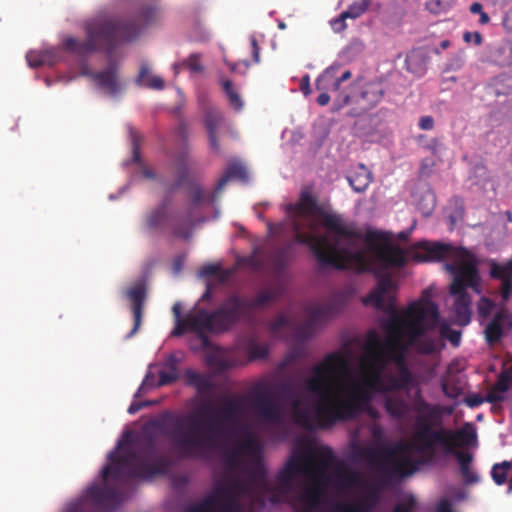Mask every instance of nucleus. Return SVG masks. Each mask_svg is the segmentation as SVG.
<instances>
[{"instance_id":"nucleus-1","label":"nucleus","mask_w":512,"mask_h":512,"mask_svg":"<svg viewBox=\"0 0 512 512\" xmlns=\"http://www.w3.org/2000/svg\"><path fill=\"white\" fill-rule=\"evenodd\" d=\"M286 212L295 242L308 246L322 267L379 275L406 264L405 251L385 232L363 233L343 215L320 207L308 191L301 193L299 202L288 204Z\"/></svg>"},{"instance_id":"nucleus-2","label":"nucleus","mask_w":512,"mask_h":512,"mask_svg":"<svg viewBox=\"0 0 512 512\" xmlns=\"http://www.w3.org/2000/svg\"><path fill=\"white\" fill-rule=\"evenodd\" d=\"M394 290L395 283L391 276L386 274L379 278L377 286L362 300L366 306L371 305L378 310L392 312V317L385 324L388 333L385 342L373 330L368 334L362 379L367 387L375 391L385 379L383 372L389 362L403 364L408 346L424 355L433 354L444 347L440 339L427 335L438 325L437 305L429 300H419L412 302L398 314L392 294Z\"/></svg>"},{"instance_id":"nucleus-3","label":"nucleus","mask_w":512,"mask_h":512,"mask_svg":"<svg viewBox=\"0 0 512 512\" xmlns=\"http://www.w3.org/2000/svg\"><path fill=\"white\" fill-rule=\"evenodd\" d=\"M108 460L101 471L102 483L88 486L62 512H114L121 502L118 486L165 475L171 467L170 460L158 451L155 437L147 433L132 437L127 431Z\"/></svg>"},{"instance_id":"nucleus-4","label":"nucleus","mask_w":512,"mask_h":512,"mask_svg":"<svg viewBox=\"0 0 512 512\" xmlns=\"http://www.w3.org/2000/svg\"><path fill=\"white\" fill-rule=\"evenodd\" d=\"M441 421H429L423 415H417L413 424L410 440L397 442L393 446H382L378 450L367 447L360 456L375 469L381 482L390 483L397 478L411 474L415 469L412 458L405 453L413 451L427 460L435 457L437 450L453 455L459 448L474 446L477 442L476 429L471 423H465L458 429L441 426Z\"/></svg>"},{"instance_id":"nucleus-5","label":"nucleus","mask_w":512,"mask_h":512,"mask_svg":"<svg viewBox=\"0 0 512 512\" xmlns=\"http://www.w3.org/2000/svg\"><path fill=\"white\" fill-rule=\"evenodd\" d=\"M246 397H225L219 410L210 405L201 407L187 418L188 427L181 429L182 418L169 414L165 418L173 426L168 433L182 458L209 460L222 447L231 426L243 415Z\"/></svg>"},{"instance_id":"nucleus-6","label":"nucleus","mask_w":512,"mask_h":512,"mask_svg":"<svg viewBox=\"0 0 512 512\" xmlns=\"http://www.w3.org/2000/svg\"><path fill=\"white\" fill-rule=\"evenodd\" d=\"M349 361L340 352H333L312 368V375L305 379L304 388L318 397L313 405L317 428L327 429L338 422L352 419L359 415L363 407L372 399L374 389L367 387L364 380L353 384L349 398H332L339 377L348 372Z\"/></svg>"},{"instance_id":"nucleus-7","label":"nucleus","mask_w":512,"mask_h":512,"mask_svg":"<svg viewBox=\"0 0 512 512\" xmlns=\"http://www.w3.org/2000/svg\"><path fill=\"white\" fill-rule=\"evenodd\" d=\"M157 15L158 8L156 6L145 8L133 21H124L109 15H97L85 23L86 39L84 41L67 37L63 42V47L78 55L96 51L112 54L121 42L136 38L141 28L153 23L157 19Z\"/></svg>"},{"instance_id":"nucleus-8","label":"nucleus","mask_w":512,"mask_h":512,"mask_svg":"<svg viewBox=\"0 0 512 512\" xmlns=\"http://www.w3.org/2000/svg\"><path fill=\"white\" fill-rule=\"evenodd\" d=\"M311 485L301 494L304 503L300 512H328L326 507L332 502L324 497L325 489L329 485L338 495H348L353 488L362 483L361 475L347 467L343 462H337L332 475L311 477Z\"/></svg>"},{"instance_id":"nucleus-9","label":"nucleus","mask_w":512,"mask_h":512,"mask_svg":"<svg viewBox=\"0 0 512 512\" xmlns=\"http://www.w3.org/2000/svg\"><path fill=\"white\" fill-rule=\"evenodd\" d=\"M231 302L225 299L212 312L194 307L185 315V321H179L178 325H175L171 335L178 337L190 331L196 333L203 343H206V332L220 334L229 331L235 325L233 313L228 306Z\"/></svg>"},{"instance_id":"nucleus-10","label":"nucleus","mask_w":512,"mask_h":512,"mask_svg":"<svg viewBox=\"0 0 512 512\" xmlns=\"http://www.w3.org/2000/svg\"><path fill=\"white\" fill-rule=\"evenodd\" d=\"M452 275L449 292L455 297L453 311L456 321L460 325H467L471 319V296L467 289L475 293L481 292V278L478 265L465 263L463 267L448 265Z\"/></svg>"},{"instance_id":"nucleus-11","label":"nucleus","mask_w":512,"mask_h":512,"mask_svg":"<svg viewBox=\"0 0 512 512\" xmlns=\"http://www.w3.org/2000/svg\"><path fill=\"white\" fill-rule=\"evenodd\" d=\"M336 456L329 446L321 445L310 448L306 453L293 455L285 464V468L295 474L307 478L324 476L334 466Z\"/></svg>"},{"instance_id":"nucleus-12","label":"nucleus","mask_w":512,"mask_h":512,"mask_svg":"<svg viewBox=\"0 0 512 512\" xmlns=\"http://www.w3.org/2000/svg\"><path fill=\"white\" fill-rule=\"evenodd\" d=\"M421 252L414 254V259L419 262L441 261L449 259L444 264V269L449 273L448 265L463 267L465 263L478 265L475 255L464 247H454L451 244L440 242L421 241L415 245Z\"/></svg>"},{"instance_id":"nucleus-13","label":"nucleus","mask_w":512,"mask_h":512,"mask_svg":"<svg viewBox=\"0 0 512 512\" xmlns=\"http://www.w3.org/2000/svg\"><path fill=\"white\" fill-rule=\"evenodd\" d=\"M282 285H275L267 290L259 291L253 298L231 295L226 298L227 301H233L228 306L234 316V324L241 319H247L252 312L263 309L269 304L279 301L284 294Z\"/></svg>"},{"instance_id":"nucleus-14","label":"nucleus","mask_w":512,"mask_h":512,"mask_svg":"<svg viewBox=\"0 0 512 512\" xmlns=\"http://www.w3.org/2000/svg\"><path fill=\"white\" fill-rule=\"evenodd\" d=\"M251 401L257 417L267 424H278L282 421V407L275 401L271 388L264 384H256L247 396Z\"/></svg>"},{"instance_id":"nucleus-15","label":"nucleus","mask_w":512,"mask_h":512,"mask_svg":"<svg viewBox=\"0 0 512 512\" xmlns=\"http://www.w3.org/2000/svg\"><path fill=\"white\" fill-rule=\"evenodd\" d=\"M338 311L334 303L317 304L306 309V320L297 327V335L302 339L313 336L317 327L332 318Z\"/></svg>"},{"instance_id":"nucleus-16","label":"nucleus","mask_w":512,"mask_h":512,"mask_svg":"<svg viewBox=\"0 0 512 512\" xmlns=\"http://www.w3.org/2000/svg\"><path fill=\"white\" fill-rule=\"evenodd\" d=\"M282 398L290 404L294 421L306 430H313L317 427L316 414L312 416L308 409L302 407L301 400L294 386L288 382L278 386Z\"/></svg>"},{"instance_id":"nucleus-17","label":"nucleus","mask_w":512,"mask_h":512,"mask_svg":"<svg viewBox=\"0 0 512 512\" xmlns=\"http://www.w3.org/2000/svg\"><path fill=\"white\" fill-rule=\"evenodd\" d=\"M295 477V474L283 467L276 476V486L274 488L270 487L264 476L259 478V487L263 492L271 493L270 501L272 503H279L283 495H286L293 490Z\"/></svg>"},{"instance_id":"nucleus-18","label":"nucleus","mask_w":512,"mask_h":512,"mask_svg":"<svg viewBox=\"0 0 512 512\" xmlns=\"http://www.w3.org/2000/svg\"><path fill=\"white\" fill-rule=\"evenodd\" d=\"M261 452V446L258 440L252 435H247L243 441L238 443L231 450L224 453V463L228 468L235 469L241 463V457L244 453L252 456H258Z\"/></svg>"},{"instance_id":"nucleus-19","label":"nucleus","mask_w":512,"mask_h":512,"mask_svg":"<svg viewBox=\"0 0 512 512\" xmlns=\"http://www.w3.org/2000/svg\"><path fill=\"white\" fill-rule=\"evenodd\" d=\"M512 328V314L505 308L499 309L485 327V338L488 344L499 342L505 332Z\"/></svg>"},{"instance_id":"nucleus-20","label":"nucleus","mask_w":512,"mask_h":512,"mask_svg":"<svg viewBox=\"0 0 512 512\" xmlns=\"http://www.w3.org/2000/svg\"><path fill=\"white\" fill-rule=\"evenodd\" d=\"M126 297L132 303V313L134 325L128 333L127 338L134 336L142 323L143 308L146 299V286L143 282H138L126 291Z\"/></svg>"},{"instance_id":"nucleus-21","label":"nucleus","mask_w":512,"mask_h":512,"mask_svg":"<svg viewBox=\"0 0 512 512\" xmlns=\"http://www.w3.org/2000/svg\"><path fill=\"white\" fill-rule=\"evenodd\" d=\"M89 76L96 81L100 89L112 97L118 95L123 89L119 80L118 68L115 64H110L102 71L90 73Z\"/></svg>"},{"instance_id":"nucleus-22","label":"nucleus","mask_w":512,"mask_h":512,"mask_svg":"<svg viewBox=\"0 0 512 512\" xmlns=\"http://www.w3.org/2000/svg\"><path fill=\"white\" fill-rule=\"evenodd\" d=\"M490 276L501 281V297L504 302L507 301L512 295V258L507 263H492Z\"/></svg>"},{"instance_id":"nucleus-23","label":"nucleus","mask_w":512,"mask_h":512,"mask_svg":"<svg viewBox=\"0 0 512 512\" xmlns=\"http://www.w3.org/2000/svg\"><path fill=\"white\" fill-rule=\"evenodd\" d=\"M396 365L399 367V375H389L385 377L382 384L376 390L377 392L386 393L390 391H400L412 383V374L405 364V358L403 359V364Z\"/></svg>"},{"instance_id":"nucleus-24","label":"nucleus","mask_w":512,"mask_h":512,"mask_svg":"<svg viewBox=\"0 0 512 512\" xmlns=\"http://www.w3.org/2000/svg\"><path fill=\"white\" fill-rule=\"evenodd\" d=\"M224 118L216 108H209L204 116V124L208 132L209 144L212 150L219 153L220 144L218 141V130L222 126Z\"/></svg>"},{"instance_id":"nucleus-25","label":"nucleus","mask_w":512,"mask_h":512,"mask_svg":"<svg viewBox=\"0 0 512 512\" xmlns=\"http://www.w3.org/2000/svg\"><path fill=\"white\" fill-rule=\"evenodd\" d=\"M452 456L457 460L459 471L465 485L469 486L480 482V476L472 468V453L458 449Z\"/></svg>"},{"instance_id":"nucleus-26","label":"nucleus","mask_w":512,"mask_h":512,"mask_svg":"<svg viewBox=\"0 0 512 512\" xmlns=\"http://www.w3.org/2000/svg\"><path fill=\"white\" fill-rule=\"evenodd\" d=\"M219 512H243V505L230 487H221L213 494Z\"/></svg>"},{"instance_id":"nucleus-27","label":"nucleus","mask_w":512,"mask_h":512,"mask_svg":"<svg viewBox=\"0 0 512 512\" xmlns=\"http://www.w3.org/2000/svg\"><path fill=\"white\" fill-rule=\"evenodd\" d=\"M184 377L186 384L194 387L200 395H209L214 389L212 379L206 374L196 372L192 369H187Z\"/></svg>"},{"instance_id":"nucleus-28","label":"nucleus","mask_w":512,"mask_h":512,"mask_svg":"<svg viewBox=\"0 0 512 512\" xmlns=\"http://www.w3.org/2000/svg\"><path fill=\"white\" fill-rule=\"evenodd\" d=\"M129 135L131 139L132 144V160L134 163L139 164L141 168V174L146 179L154 180L156 179V173L155 171L144 165L141 161V154H140V145L143 140L142 135L139 131L134 129L133 127L129 128Z\"/></svg>"},{"instance_id":"nucleus-29","label":"nucleus","mask_w":512,"mask_h":512,"mask_svg":"<svg viewBox=\"0 0 512 512\" xmlns=\"http://www.w3.org/2000/svg\"><path fill=\"white\" fill-rule=\"evenodd\" d=\"M179 360L173 354L166 357L163 368L159 370L157 386H166L176 382L179 378Z\"/></svg>"},{"instance_id":"nucleus-30","label":"nucleus","mask_w":512,"mask_h":512,"mask_svg":"<svg viewBox=\"0 0 512 512\" xmlns=\"http://www.w3.org/2000/svg\"><path fill=\"white\" fill-rule=\"evenodd\" d=\"M385 409L392 418L402 419L409 411V404L400 395H388L385 398Z\"/></svg>"},{"instance_id":"nucleus-31","label":"nucleus","mask_w":512,"mask_h":512,"mask_svg":"<svg viewBox=\"0 0 512 512\" xmlns=\"http://www.w3.org/2000/svg\"><path fill=\"white\" fill-rule=\"evenodd\" d=\"M372 177L370 171L362 164L355 169L349 176L348 181L356 192H363L371 183Z\"/></svg>"},{"instance_id":"nucleus-32","label":"nucleus","mask_w":512,"mask_h":512,"mask_svg":"<svg viewBox=\"0 0 512 512\" xmlns=\"http://www.w3.org/2000/svg\"><path fill=\"white\" fill-rule=\"evenodd\" d=\"M414 411H416L418 415H423L428 418L429 421H440L443 414V409L440 405L430 404L422 397L415 400Z\"/></svg>"},{"instance_id":"nucleus-33","label":"nucleus","mask_w":512,"mask_h":512,"mask_svg":"<svg viewBox=\"0 0 512 512\" xmlns=\"http://www.w3.org/2000/svg\"><path fill=\"white\" fill-rule=\"evenodd\" d=\"M231 179L246 180L247 171L245 167L239 163L230 164L225 173L218 180L215 187V193H220Z\"/></svg>"},{"instance_id":"nucleus-34","label":"nucleus","mask_w":512,"mask_h":512,"mask_svg":"<svg viewBox=\"0 0 512 512\" xmlns=\"http://www.w3.org/2000/svg\"><path fill=\"white\" fill-rule=\"evenodd\" d=\"M292 249V244L289 243L283 247L276 248L270 255V262L273 266L274 271L277 274L282 273L288 263L291 260L290 252Z\"/></svg>"},{"instance_id":"nucleus-35","label":"nucleus","mask_w":512,"mask_h":512,"mask_svg":"<svg viewBox=\"0 0 512 512\" xmlns=\"http://www.w3.org/2000/svg\"><path fill=\"white\" fill-rule=\"evenodd\" d=\"M149 66L143 63L140 67L136 83L138 85H144L150 89L162 90L164 88V81L161 77L149 74Z\"/></svg>"},{"instance_id":"nucleus-36","label":"nucleus","mask_w":512,"mask_h":512,"mask_svg":"<svg viewBox=\"0 0 512 512\" xmlns=\"http://www.w3.org/2000/svg\"><path fill=\"white\" fill-rule=\"evenodd\" d=\"M384 91L381 84L368 83L361 92V98L366 102L367 108L375 107L383 98Z\"/></svg>"},{"instance_id":"nucleus-37","label":"nucleus","mask_w":512,"mask_h":512,"mask_svg":"<svg viewBox=\"0 0 512 512\" xmlns=\"http://www.w3.org/2000/svg\"><path fill=\"white\" fill-rule=\"evenodd\" d=\"M245 351L249 360H262L268 357L269 346L266 343H259L255 337H251L245 345Z\"/></svg>"},{"instance_id":"nucleus-38","label":"nucleus","mask_w":512,"mask_h":512,"mask_svg":"<svg viewBox=\"0 0 512 512\" xmlns=\"http://www.w3.org/2000/svg\"><path fill=\"white\" fill-rule=\"evenodd\" d=\"M222 89L229 101V104L236 110L241 111L244 107V102L238 92V89L229 79L221 80Z\"/></svg>"},{"instance_id":"nucleus-39","label":"nucleus","mask_w":512,"mask_h":512,"mask_svg":"<svg viewBox=\"0 0 512 512\" xmlns=\"http://www.w3.org/2000/svg\"><path fill=\"white\" fill-rule=\"evenodd\" d=\"M511 470L512 462L503 461L502 463L494 464L491 470V477L497 485H503L507 482Z\"/></svg>"},{"instance_id":"nucleus-40","label":"nucleus","mask_w":512,"mask_h":512,"mask_svg":"<svg viewBox=\"0 0 512 512\" xmlns=\"http://www.w3.org/2000/svg\"><path fill=\"white\" fill-rule=\"evenodd\" d=\"M173 68H174L176 74L182 68H187L192 73H201L204 70V67L201 63V55L198 53H193L187 59L183 60L182 62L174 64Z\"/></svg>"},{"instance_id":"nucleus-41","label":"nucleus","mask_w":512,"mask_h":512,"mask_svg":"<svg viewBox=\"0 0 512 512\" xmlns=\"http://www.w3.org/2000/svg\"><path fill=\"white\" fill-rule=\"evenodd\" d=\"M167 205L168 201L165 200L159 207L155 208L151 211V213L147 217V225L149 228H157L161 224H163L167 219Z\"/></svg>"},{"instance_id":"nucleus-42","label":"nucleus","mask_w":512,"mask_h":512,"mask_svg":"<svg viewBox=\"0 0 512 512\" xmlns=\"http://www.w3.org/2000/svg\"><path fill=\"white\" fill-rule=\"evenodd\" d=\"M341 83L338 78L333 79L331 73L329 70H326L324 74L319 76L316 80V89L317 90H324L327 89L328 86H331L332 91H338L340 89Z\"/></svg>"},{"instance_id":"nucleus-43","label":"nucleus","mask_w":512,"mask_h":512,"mask_svg":"<svg viewBox=\"0 0 512 512\" xmlns=\"http://www.w3.org/2000/svg\"><path fill=\"white\" fill-rule=\"evenodd\" d=\"M405 65L412 73H422L424 70V58L419 52H411L406 56Z\"/></svg>"},{"instance_id":"nucleus-44","label":"nucleus","mask_w":512,"mask_h":512,"mask_svg":"<svg viewBox=\"0 0 512 512\" xmlns=\"http://www.w3.org/2000/svg\"><path fill=\"white\" fill-rule=\"evenodd\" d=\"M439 334L442 339L448 340L454 347H458L461 342V332L452 329L447 323H442L439 327Z\"/></svg>"},{"instance_id":"nucleus-45","label":"nucleus","mask_w":512,"mask_h":512,"mask_svg":"<svg viewBox=\"0 0 512 512\" xmlns=\"http://www.w3.org/2000/svg\"><path fill=\"white\" fill-rule=\"evenodd\" d=\"M328 512H363V503L332 502Z\"/></svg>"},{"instance_id":"nucleus-46","label":"nucleus","mask_w":512,"mask_h":512,"mask_svg":"<svg viewBox=\"0 0 512 512\" xmlns=\"http://www.w3.org/2000/svg\"><path fill=\"white\" fill-rule=\"evenodd\" d=\"M153 366L150 365L149 370L147 371L142 384L138 388L137 392L135 393L134 397H139L141 394L146 393L148 390L158 387L156 381V375L152 371Z\"/></svg>"},{"instance_id":"nucleus-47","label":"nucleus","mask_w":512,"mask_h":512,"mask_svg":"<svg viewBox=\"0 0 512 512\" xmlns=\"http://www.w3.org/2000/svg\"><path fill=\"white\" fill-rule=\"evenodd\" d=\"M214 506H216V497L210 495L199 503L188 506L186 512H212Z\"/></svg>"},{"instance_id":"nucleus-48","label":"nucleus","mask_w":512,"mask_h":512,"mask_svg":"<svg viewBox=\"0 0 512 512\" xmlns=\"http://www.w3.org/2000/svg\"><path fill=\"white\" fill-rule=\"evenodd\" d=\"M40 51L42 55L43 66H53L62 58V50L60 48H50Z\"/></svg>"},{"instance_id":"nucleus-49","label":"nucleus","mask_w":512,"mask_h":512,"mask_svg":"<svg viewBox=\"0 0 512 512\" xmlns=\"http://www.w3.org/2000/svg\"><path fill=\"white\" fill-rule=\"evenodd\" d=\"M190 197H191V204L194 207L199 206L200 204L204 203L205 201L210 202V198L208 195L205 194L201 186L198 184H193L190 187Z\"/></svg>"},{"instance_id":"nucleus-50","label":"nucleus","mask_w":512,"mask_h":512,"mask_svg":"<svg viewBox=\"0 0 512 512\" xmlns=\"http://www.w3.org/2000/svg\"><path fill=\"white\" fill-rule=\"evenodd\" d=\"M200 276H202V277L220 276V279L223 280L228 276V273L222 271L221 266L219 264H206L201 268Z\"/></svg>"},{"instance_id":"nucleus-51","label":"nucleus","mask_w":512,"mask_h":512,"mask_svg":"<svg viewBox=\"0 0 512 512\" xmlns=\"http://www.w3.org/2000/svg\"><path fill=\"white\" fill-rule=\"evenodd\" d=\"M416 507V499L412 495H409L405 497L401 502L397 503L392 512H414Z\"/></svg>"},{"instance_id":"nucleus-52","label":"nucleus","mask_w":512,"mask_h":512,"mask_svg":"<svg viewBox=\"0 0 512 512\" xmlns=\"http://www.w3.org/2000/svg\"><path fill=\"white\" fill-rule=\"evenodd\" d=\"M494 308H495V303L487 297H482L480 299V301L478 302L479 316L484 319L491 315Z\"/></svg>"},{"instance_id":"nucleus-53","label":"nucleus","mask_w":512,"mask_h":512,"mask_svg":"<svg viewBox=\"0 0 512 512\" xmlns=\"http://www.w3.org/2000/svg\"><path fill=\"white\" fill-rule=\"evenodd\" d=\"M493 387H495L499 392L506 393L509 388L512 387V379L509 376V373H506L505 370L502 371Z\"/></svg>"},{"instance_id":"nucleus-54","label":"nucleus","mask_w":512,"mask_h":512,"mask_svg":"<svg viewBox=\"0 0 512 512\" xmlns=\"http://www.w3.org/2000/svg\"><path fill=\"white\" fill-rule=\"evenodd\" d=\"M289 325V319L285 315L277 316L269 324V330L273 335H277L284 327Z\"/></svg>"},{"instance_id":"nucleus-55","label":"nucleus","mask_w":512,"mask_h":512,"mask_svg":"<svg viewBox=\"0 0 512 512\" xmlns=\"http://www.w3.org/2000/svg\"><path fill=\"white\" fill-rule=\"evenodd\" d=\"M366 11L365 4L353 3L347 10L343 11V17L356 19Z\"/></svg>"},{"instance_id":"nucleus-56","label":"nucleus","mask_w":512,"mask_h":512,"mask_svg":"<svg viewBox=\"0 0 512 512\" xmlns=\"http://www.w3.org/2000/svg\"><path fill=\"white\" fill-rule=\"evenodd\" d=\"M485 400L486 402L488 403H492V404H495V403H498V402H502L505 400V393L504 392H499L498 390H496L495 387H492L486 394L485 396Z\"/></svg>"},{"instance_id":"nucleus-57","label":"nucleus","mask_w":512,"mask_h":512,"mask_svg":"<svg viewBox=\"0 0 512 512\" xmlns=\"http://www.w3.org/2000/svg\"><path fill=\"white\" fill-rule=\"evenodd\" d=\"M187 177H188L187 169L180 168L178 171V179L174 184H172L168 187V193L169 194L174 193L176 191V189H178L180 186H182L185 183Z\"/></svg>"},{"instance_id":"nucleus-58","label":"nucleus","mask_w":512,"mask_h":512,"mask_svg":"<svg viewBox=\"0 0 512 512\" xmlns=\"http://www.w3.org/2000/svg\"><path fill=\"white\" fill-rule=\"evenodd\" d=\"M26 60L30 67L43 66L41 51H30L26 55Z\"/></svg>"},{"instance_id":"nucleus-59","label":"nucleus","mask_w":512,"mask_h":512,"mask_svg":"<svg viewBox=\"0 0 512 512\" xmlns=\"http://www.w3.org/2000/svg\"><path fill=\"white\" fill-rule=\"evenodd\" d=\"M464 402L468 407L475 408L486 402V400L485 397L479 394H471L465 398Z\"/></svg>"},{"instance_id":"nucleus-60","label":"nucleus","mask_w":512,"mask_h":512,"mask_svg":"<svg viewBox=\"0 0 512 512\" xmlns=\"http://www.w3.org/2000/svg\"><path fill=\"white\" fill-rule=\"evenodd\" d=\"M347 18L346 17H343V14L341 13L339 15L338 18L336 19H333L331 21V26H332V29L337 32V33H340L342 31H344L346 29V23H345V20Z\"/></svg>"},{"instance_id":"nucleus-61","label":"nucleus","mask_w":512,"mask_h":512,"mask_svg":"<svg viewBox=\"0 0 512 512\" xmlns=\"http://www.w3.org/2000/svg\"><path fill=\"white\" fill-rule=\"evenodd\" d=\"M418 126L422 130H432L434 128V119L431 116H422Z\"/></svg>"},{"instance_id":"nucleus-62","label":"nucleus","mask_w":512,"mask_h":512,"mask_svg":"<svg viewBox=\"0 0 512 512\" xmlns=\"http://www.w3.org/2000/svg\"><path fill=\"white\" fill-rule=\"evenodd\" d=\"M250 43H251V48H252L253 61L255 63H259L260 62V47L258 45V42H257V39L255 36L250 37Z\"/></svg>"},{"instance_id":"nucleus-63","label":"nucleus","mask_w":512,"mask_h":512,"mask_svg":"<svg viewBox=\"0 0 512 512\" xmlns=\"http://www.w3.org/2000/svg\"><path fill=\"white\" fill-rule=\"evenodd\" d=\"M300 89L304 95H309L311 93L309 75H305L302 77L300 82Z\"/></svg>"},{"instance_id":"nucleus-64","label":"nucleus","mask_w":512,"mask_h":512,"mask_svg":"<svg viewBox=\"0 0 512 512\" xmlns=\"http://www.w3.org/2000/svg\"><path fill=\"white\" fill-rule=\"evenodd\" d=\"M436 512H452V505L449 500L442 499L438 505Z\"/></svg>"}]
</instances>
